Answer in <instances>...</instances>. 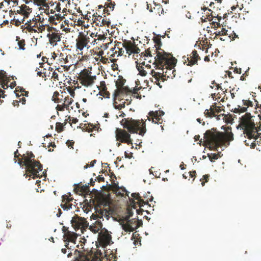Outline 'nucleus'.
<instances>
[{"label":"nucleus","mask_w":261,"mask_h":261,"mask_svg":"<svg viewBox=\"0 0 261 261\" xmlns=\"http://www.w3.org/2000/svg\"><path fill=\"white\" fill-rule=\"evenodd\" d=\"M231 129V127H228L225 133L219 132L215 128L207 130L204 134V138L210 149L218 151V148L224 145L226 142L232 141L233 135Z\"/></svg>","instance_id":"nucleus-3"},{"label":"nucleus","mask_w":261,"mask_h":261,"mask_svg":"<svg viewBox=\"0 0 261 261\" xmlns=\"http://www.w3.org/2000/svg\"><path fill=\"white\" fill-rule=\"evenodd\" d=\"M97 180L98 182H101V181H104L105 178L103 177L99 176L96 177V178L95 179V181Z\"/></svg>","instance_id":"nucleus-64"},{"label":"nucleus","mask_w":261,"mask_h":261,"mask_svg":"<svg viewBox=\"0 0 261 261\" xmlns=\"http://www.w3.org/2000/svg\"><path fill=\"white\" fill-rule=\"evenodd\" d=\"M210 177L209 174H205L203 176L202 178L200 179V181H201V185L202 186H203L205 182H207L208 180Z\"/></svg>","instance_id":"nucleus-41"},{"label":"nucleus","mask_w":261,"mask_h":261,"mask_svg":"<svg viewBox=\"0 0 261 261\" xmlns=\"http://www.w3.org/2000/svg\"><path fill=\"white\" fill-rule=\"evenodd\" d=\"M24 25L21 26V28L23 32L24 30H27L30 33L38 32L37 29L34 28V25H31V24L28 23V22H24Z\"/></svg>","instance_id":"nucleus-27"},{"label":"nucleus","mask_w":261,"mask_h":261,"mask_svg":"<svg viewBox=\"0 0 261 261\" xmlns=\"http://www.w3.org/2000/svg\"><path fill=\"white\" fill-rule=\"evenodd\" d=\"M63 238L65 239L64 240L65 242H71L75 244L77 235L76 233L74 232L68 231L65 233V234H64Z\"/></svg>","instance_id":"nucleus-22"},{"label":"nucleus","mask_w":261,"mask_h":261,"mask_svg":"<svg viewBox=\"0 0 261 261\" xmlns=\"http://www.w3.org/2000/svg\"><path fill=\"white\" fill-rule=\"evenodd\" d=\"M145 69L148 71V72L150 73V70H154V69H151V65L149 64H145Z\"/></svg>","instance_id":"nucleus-63"},{"label":"nucleus","mask_w":261,"mask_h":261,"mask_svg":"<svg viewBox=\"0 0 261 261\" xmlns=\"http://www.w3.org/2000/svg\"><path fill=\"white\" fill-rule=\"evenodd\" d=\"M10 82V80L9 79H8V80H4V81H1L0 82V84L2 86V87L4 89H6L8 88L9 86H8V83Z\"/></svg>","instance_id":"nucleus-37"},{"label":"nucleus","mask_w":261,"mask_h":261,"mask_svg":"<svg viewBox=\"0 0 261 261\" xmlns=\"http://www.w3.org/2000/svg\"><path fill=\"white\" fill-rule=\"evenodd\" d=\"M59 95H60V94H59V92H58L57 91H55L54 93V94H53V97H52L53 101H54L56 103L61 102V100H62V99H60L58 98V96H59Z\"/></svg>","instance_id":"nucleus-34"},{"label":"nucleus","mask_w":261,"mask_h":261,"mask_svg":"<svg viewBox=\"0 0 261 261\" xmlns=\"http://www.w3.org/2000/svg\"><path fill=\"white\" fill-rule=\"evenodd\" d=\"M9 79L7 77L6 72L4 70H0V82Z\"/></svg>","instance_id":"nucleus-36"},{"label":"nucleus","mask_w":261,"mask_h":261,"mask_svg":"<svg viewBox=\"0 0 261 261\" xmlns=\"http://www.w3.org/2000/svg\"><path fill=\"white\" fill-rule=\"evenodd\" d=\"M143 54L144 55V56H145V57H148V56L152 57V56L151 55V50H150V48H148L146 50H145L144 53H142V55H143Z\"/></svg>","instance_id":"nucleus-48"},{"label":"nucleus","mask_w":261,"mask_h":261,"mask_svg":"<svg viewBox=\"0 0 261 261\" xmlns=\"http://www.w3.org/2000/svg\"><path fill=\"white\" fill-rule=\"evenodd\" d=\"M55 16L56 17V19H57V21H58L60 22V21L62 20L63 18L64 17V16H62L61 14H56L55 15Z\"/></svg>","instance_id":"nucleus-56"},{"label":"nucleus","mask_w":261,"mask_h":261,"mask_svg":"<svg viewBox=\"0 0 261 261\" xmlns=\"http://www.w3.org/2000/svg\"><path fill=\"white\" fill-rule=\"evenodd\" d=\"M70 194L69 195H64L62 196V202L61 207L64 211H68L72 208V203H71L73 200V198L71 197Z\"/></svg>","instance_id":"nucleus-14"},{"label":"nucleus","mask_w":261,"mask_h":261,"mask_svg":"<svg viewBox=\"0 0 261 261\" xmlns=\"http://www.w3.org/2000/svg\"><path fill=\"white\" fill-rule=\"evenodd\" d=\"M212 28L216 29V28L220 27L221 25L223 27V24H220L219 22L213 21L212 22Z\"/></svg>","instance_id":"nucleus-47"},{"label":"nucleus","mask_w":261,"mask_h":261,"mask_svg":"<svg viewBox=\"0 0 261 261\" xmlns=\"http://www.w3.org/2000/svg\"><path fill=\"white\" fill-rule=\"evenodd\" d=\"M239 126L243 130V134L248 140L244 141L245 145L250 146L251 148L256 146L255 141L261 137L260 128L255 126L254 120L250 113H246L240 118Z\"/></svg>","instance_id":"nucleus-2"},{"label":"nucleus","mask_w":261,"mask_h":261,"mask_svg":"<svg viewBox=\"0 0 261 261\" xmlns=\"http://www.w3.org/2000/svg\"><path fill=\"white\" fill-rule=\"evenodd\" d=\"M130 222H134V219H132L129 221H127L125 223L123 222V223H121L122 225V229L126 232H132L134 231L136 229H137L140 225H136L135 226H133L132 225V223Z\"/></svg>","instance_id":"nucleus-21"},{"label":"nucleus","mask_w":261,"mask_h":261,"mask_svg":"<svg viewBox=\"0 0 261 261\" xmlns=\"http://www.w3.org/2000/svg\"><path fill=\"white\" fill-rule=\"evenodd\" d=\"M64 130V125L60 122H57L56 124V130L58 133H61Z\"/></svg>","instance_id":"nucleus-35"},{"label":"nucleus","mask_w":261,"mask_h":261,"mask_svg":"<svg viewBox=\"0 0 261 261\" xmlns=\"http://www.w3.org/2000/svg\"><path fill=\"white\" fill-rule=\"evenodd\" d=\"M36 19L38 22L39 32H42L45 29V25L46 24L45 23V20L43 17H41L39 15L36 16Z\"/></svg>","instance_id":"nucleus-25"},{"label":"nucleus","mask_w":261,"mask_h":261,"mask_svg":"<svg viewBox=\"0 0 261 261\" xmlns=\"http://www.w3.org/2000/svg\"><path fill=\"white\" fill-rule=\"evenodd\" d=\"M90 34L89 36L85 34L83 32H80L79 35L76 39V47L82 51L84 47H87L89 48L90 46H88L89 42H90Z\"/></svg>","instance_id":"nucleus-10"},{"label":"nucleus","mask_w":261,"mask_h":261,"mask_svg":"<svg viewBox=\"0 0 261 261\" xmlns=\"http://www.w3.org/2000/svg\"><path fill=\"white\" fill-rule=\"evenodd\" d=\"M66 145L69 147H70L71 148H73V145H74V142L72 140H67L66 143Z\"/></svg>","instance_id":"nucleus-50"},{"label":"nucleus","mask_w":261,"mask_h":261,"mask_svg":"<svg viewBox=\"0 0 261 261\" xmlns=\"http://www.w3.org/2000/svg\"><path fill=\"white\" fill-rule=\"evenodd\" d=\"M90 36L91 37V38H94V37H97V40H109V39H107V37H105V36L104 35H97V34H95L94 33H90Z\"/></svg>","instance_id":"nucleus-33"},{"label":"nucleus","mask_w":261,"mask_h":261,"mask_svg":"<svg viewBox=\"0 0 261 261\" xmlns=\"http://www.w3.org/2000/svg\"><path fill=\"white\" fill-rule=\"evenodd\" d=\"M121 124L124 128H126L130 133H138L143 136L146 132L145 121L143 119L135 120L131 118L123 119L121 121Z\"/></svg>","instance_id":"nucleus-5"},{"label":"nucleus","mask_w":261,"mask_h":261,"mask_svg":"<svg viewBox=\"0 0 261 261\" xmlns=\"http://www.w3.org/2000/svg\"><path fill=\"white\" fill-rule=\"evenodd\" d=\"M99 94L106 98H110V93L107 91V90H106L104 91L103 90H100Z\"/></svg>","instance_id":"nucleus-39"},{"label":"nucleus","mask_w":261,"mask_h":261,"mask_svg":"<svg viewBox=\"0 0 261 261\" xmlns=\"http://www.w3.org/2000/svg\"><path fill=\"white\" fill-rule=\"evenodd\" d=\"M138 203L140 207L143 206L144 205L147 204L148 203V200L144 201V199H142L141 197L138 201Z\"/></svg>","instance_id":"nucleus-40"},{"label":"nucleus","mask_w":261,"mask_h":261,"mask_svg":"<svg viewBox=\"0 0 261 261\" xmlns=\"http://www.w3.org/2000/svg\"><path fill=\"white\" fill-rule=\"evenodd\" d=\"M136 68L139 71V74L142 76H145L148 73V71L145 69V62L142 63H138L136 62Z\"/></svg>","instance_id":"nucleus-23"},{"label":"nucleus","mask_w":261,"mask_h":261,"mask_svg":"<svg viewBox=\"0 0 261 261\" xmlns=\"http://www.w3.org/2000/svg\"><path fill=\"white\" fill-rule=\"evenodd\" d=\"M28 23L31 24V25H34V28L39 31L38 22L37 20L36 17H33L32 19L27 20Z\"/></svg>","instance_id":"nucleus-32"},{"label":"nucleus","mask_w":261,"mask_h":261,"mask_svg":"<svg viewBox=\"0 0 261 261\" xmlns=\"http://www.w3.org/2000/svg\"><path fill=\"white\" fill-rule=\"evenodd\" d=\"M125 81L126 80L122 76L119 75L118 76V79L116 82L117 89L115 90L114 93V98L131 92L127 87L123 86Z\"/></svg>","instance_id":"nucleus-9"},{"label":"nucleus","mask_w":261,"mask_h":261,"mask_svg":"<svg viewBox=\"0 0 261 261\" xmlns=\"http://www.w3.org/2000/svg\"><path fill=\"white\" fill-rule=\"evenodd\" d=\"M243 105L245 107H241L238 106V108H236L233 109V112L234 113H241L247 111V108L249 107L253 106V102L250 100H243Z\"/></svg>","instance_id":"nucleus-20"},{"label":"nucleus","mask_w":261,"mask_h":261,"mask_svg":"<svg viewBox=\"0 0 261 261\" xmlns=\"http://www.w3.org/2000/svg\"><path fill=\"white\" fill-rule=\"evenodd\" d=\"M49 21L50 23L55 24H57V19H56L55 15L49 16Z\"/></svg>","instance_id":"nucleus-46"},{"label":"nucleus","mask_w":261,"mask_h":261,"mask_svg":"<svg viewBox=\"0 0 261 261\" xmlns=\"http://www.w3.org/2000/svg\"><path fill=\"white\" fill-rule=\"evenodd\" d=\"M110 42H105V43H102L101 45V48H102L103 49L105 50L108 48V45L109 44Z\"/></svg>","instance_id":"nucleus-60"},{"label":"nucleus","mask_w":261,"mask_h":261,"mask_svg":"<svg viewBox=\"0 0 261 261\" xmlns=\"http://www.w3.org/2000/svg\"><path fill=\"white\" fill-rule=\"evenodd\" d=\"M222 110L221 109L220 107H218L216 106H212L210 109V110H205L204 111V115L206 117H217V120L220 119V117H223L224 116V114H221L219 115H217V114H218L221 112Z\"/></svg>","instance_id":"nucleus-13"},{"label":"nucleus","mask_w":261,"mask_h":261,"mask_svg":"<svg viewBox=\"0 0 261 261\" xmlns=\"http://www.w3.org/2000/svg\"><path fill=\"white\" fill-rule=\"evenodd\" d=\"M116 139L117 141L127 143L128 145L133 144V140L130 134L125 130L117 128L116 129Z\"/></svg>","instance_id":"nucleus-11"},{"label":"nucleus","mask_w":261,"mask_h":261,"mask_svg":"<svg viewBox=\"0 0 261 261\" xmlns=\"http://www.w3.org/2000/svg\"><path fill=\"white\" fill-rule=\"evenodd\" d=\"M32 12V9L30 8L29 6H27L25 4H23L21 6L18 7L16 10V12L18 14H19L23 16V18L22 19V23H24V22L25 21V18H28Z\"/></svg>","instance_id":"nucleus-17"},{"label":"nucleus","mask_w":261,"mask_h":261,"mask_svg":"<svg viewBox=\"0 0 261 261\" xmlns=\"http://www.w3.org/2000/svg\"><path fill=\"white\" fill-rule=\"evenodd\" d=\"M94 209L95 213L93 214L91 217L94 220L102 218L103 216L108 220L113 212L110 206V202L104 199L98 201V203L95 205Z\"/></svg>","instance_id":"nucleus-6"},{"label":"nucleus","mask_w":261,"mask_h":261,"mask_svg":"<svg viewBox=\"0 0 261 261\" xmlns=\"http://www.w3.org/2000/svg\"><path fill=\"white\" fill-rule=\"evenodd\" d=\"M226 33V30L225 28H222L221 31H217L215 34L216 36H224V34Z\"/></svg>","instance_id":"nucleus-43"},{"label":"nucleus","mask_w":261,"mask_h":261,"mask_svg":"<svg viewBox=\"0 0 261 261\" xmlns=\"http://www.w3.org/2000/svg\"><path fill=\"white\" fill-rule=\"evenodd\" d=\"M15 91H16V94L17 96H18L17 92L18 91H19L20 92H21L23 95V93L25 91V90L23 88H21V87H17L16 88V90H15Z\"/></svg>","instance_id":"nucleus-52"},{"label":"nucleus","mask_w":261,"mask_h":261,"mask_svg":"<svg viewBox=\"0 0 261 261\" xmlns=\"http://www.w3.org/2000/svg\"><path fill=\"white\" fill-rule=\"evenodd\" d=\"M140 88H137V87H135L133 89V91H132L131 90H130V91H131L130 93H127L126 94H130V93H134V94H137L138 93V91L139 90H140Z\"/></svg>","instance_id":"nucleus-58"},{"label":"nucleus","mask_w":261,"mask_h":261,"mask_svg":"<svg viewBox=\"0 0 261 261\" xmlns=\"http://www.w3.org/2000/svg\"><path fill=\"white\" fill-rule=\"evenodd\" d=\"M49 43L53 46L57 45V42L61 40V34L57 32H51L47 34Z\"/></svg>","instance_id":"nucleus-19"},{"label":"nucleus","mask_w":261,"mask_h":261,"mask_svg":"<svg viewBox=\"0 0 261 261\" xmlns=\"http://www.w3.org/2000/svg\"><path fill=\"white\" fill-rule=\"evenodd\" d=\"M11 23L18 27L19 26L22 22V20L20 21L19 19H15V18H14L13 20H11Z\"/></svg>","instance_id":"nucleus-45"},{"label":"nucleus","mask_w":261,"mask_h":261,"mask_svg":"<svg viewBox=\"0 0 261 261\" xmlns=\"http://www.w3.org/2000/svg\"><path fill=\"white\" fill-rule=\"evenodd\" d=\"M73 101V100L72 99V98L70 97L69 96L66 97L64 98V102H65L66 103H67L69 106L72 103Z\"/></svg>","instance_id":"nucleus-44"},{"label":"nucleus","mask_w":261,"mask_h":261,"mask_svg":"<svg viewBox=\"0 0 261 261\" xmlns=\"http://www.w3.org/2000/svg\"><path fill=\"white\" fill-rule=\"evenodd\" d=\"M116 47L119 48V47H123L126 53L130 55L131 54H138L140 52V49L136 45L134 41H124L123 43L121 42H117L114 47L112 48L111 50L113 52L114 50L116 49Z\"/></svg>","instance_id":"nucleus-7"},{"label":"nucleus","mask_w":261,"mask_h":261,"mask_svg":"<svg viewBox=\"0 0 261 261\" xmlns=\"http://www.w3.org/2000/svg\"><path fill=\"white\" fill-rule=\"evenodd\" d=\"M164 112L162 111H150L149 113V116L147 117L148 120L149 121L152 119V122L158 124H161L163 122V119L161 117L164 115Z\"/></svg>","instance_id":"nucleus-15"},{"label":"nucleus","mask_w":261,"mask_h":261,"mask_svg":"<svg viewBox=\"0 0 261 261\" xmlns=\"http://www.w3.org/2000/svg\"><path fill=\"white\" fill-rule=\"evenodd\" d=\"M125 102H122V103H120L117 105V103L116 102H115L114 103V108L116 109L121 110V109L124 108V107H125Z\"/></svg>","instance_id":"nucleus-42"},{"label":"nucleus","mask_w":261,"mask_h":261,"mask_svg":"<svg viewBox=\"0 0 261 261\" xmlns=\"http://www.w3.org/2000/svg\"><path fill=\"white\" fill-rule=\"evenodd\" d=\"M46 0H33V4L37 6H45Z\"/></svg>","instance_id":"nucleus-38"},{"label":"nucleus","mask_w":261,"mask_h":261,"mask_svg":"<svg viewBox=\"0 0 261 261\" xmlns=\"http://www.w3.org/2000/svg\"><path fill=\"white\" fill-rule=\"evenodd\" d=\"M114 188V191L117 195L124 196L125 193L126 195H128L127 192L125 188L120 189L118 185L115 186Z\"/></svg>","instance_id":"nucleus-28"},{"label":"nucleus","mask_w":261,"mask_h":261,"mask_svg":"<svg viewBox=\"0 0 261 261\" xmlns=\"http://www.w3.org/2000/svg\"><path fill=\"white\" fill-rule=\"evenodd\" d=\"M100 61L103 64H106L108 61V59L103 57H101L100 59Z\"/></svg>","instance_id":"nucleus-59"},{"label":"nucleus","mask_w":261,"mask_h":261,"mask_svg":"<svg viewBox=\"0 0 261 261\" xmlns=\"http://www.w3.org/2000/svg\"><path fill=\"white\" fill-rule=\"evenodd\" d=\"M116 61L115 59H113L111 60V62H113V64L112 65V68L113 70H116L118 69V65L114 63V62Z\"/></svg>","instance_id":"nucleus-53"},{"label":"nucleus","mask_w":261,"mask_h":261,"mask_svg":"<svg viewBox=\"0 0 261 261\" xmlns=\"http://www.w3.org/2000/svg\"><path fill=\"white\" fill-rule=\"evenodd\" d=\"M157 72L155 71L154 70H150V74L152 75V76L154 77L155 81L154 83L158 85L160 88L162 87V86L160 85V81L162 80V82H164L166 79L163 76L159 77L158 76H155L154 75Z\"/></svg>","instance_id":"nucleus-29"},{"label":"nucleus","mask_w":261,"mask_h":261,"mask_svg":"<svg viewBox=\"0 0 261 261\" xmlns=\"http://www.w3.org/2000/svg\"><path fill=\"white\" fill-rule=\"evenodd\" d=\"M16 40L17 41V44L19 46V48L23 50H24L25 45L24 39H20V38L19 37L17 36Z\"/></svg>","instance_id":"nucleus-30"},{"label":"nucleus","mask_w":261,"mask_h":261,"mask_svg":"<svg viewBox=\"0 0 261 261\" xmlns=\"http://www.w3.org/2000/svg\"><path fill=\"white\" fill-rule=\"evenodd\" d=\"M200 57L196 50H193L191 54L189 55V57L187 58L188 66H193L195 64H197L198 60H200Z\"/></svg>","instance_id":"nucleus-18"},{"label":"nucleus","mask_w":261,"mask_h":261,"mask_svg":"<svg viewBox=\"0 0 261 261\" xmlns=\"http://www.w3.org/2000/svg\"><path fill=\"white\" fill-rule=\"evenodd\" d=\"M100 85V87H101V90H103L104 91L105 90H107V88L105 81L101 82Z\"/></svg>","instance_id":"nucleus-54"},{"label":"nucleus","mask_w":261,"mask_h":261,"mask_svg":"<svg viewBox=\"0 0 261 261\" xmlns=\"http://www.w3.org/2000/svg\"><path fill=\"white\" fill-rule=\"evenodd\" d=\"M158 53L154 57V67L155 69L162 70V72H157L154 75L164 78L173 79L176 75L174 67L177 60L170 54L166 52Z\"/></svg>","instance_id":"nucleus-1"},{"label":"nucleus","mask_w":261,"mask_h":261,"mask_svg":"<svg viewBox=\"0 0 261 261\" xmlns=\"http://www.w3.org/2000/svg\"><path fill=\"white\" fill-rule=\"evenodd\" d=\"M77 192L81 193V194H87L90 192L89 187L88 185L82 186L79 184L74 189Z\"/></svg>","instance_id":"nucleus-26"},{"label":"nucleus","mask_w":261,"mask_h":261,"mask_svg":"<svg viewBox=\"0 0 261 261\" xmlns=\"http://www.w3.org/2000/svg\"><path fill=\"white\" fill-rule=\"evenodd\" d=\"M35 157L32 152L27 151L18 160V164L21 166H25L27 172L31 174L30 176H33V178L39 176L38 173L42 170V165L39 161L35 160Z\"/></svg>","instance_id":"nucleus-4"},{"label":"nucleus","mask_w":261,"mask_h":261,"mask_svg":"<svg viewBox=\"0 0 261 261\" xmlns=\"http://www.w3.org/2000/svg\"><path fill=\"white\" fill-rule=\"evenodd\" d=\"M71 223L75 230L79 229H85L88 226L89 224L85 218L79 217L76 215L72 217Z\"/></svg>","instance_id":"nucleus-12"},{"label":"nucleus","mask_w":261,"mask_h":261,"mask_svg":"<svg viewBox=\"0 0 261 261\" xmlns=\"http://www.w3.org/2000/svg\"><path fill=\"white\" fill-rule=\"evenodd\" d=\"M228 38L231 40H234L235 38H238V35H237L234 32H233L232 34H230L228 36Z\"/></svg>","instance_id":"nucleus-51"},{"label":"nucleus","mask_w":261,"mask_h":261,"mask_svg":"<svg viewBox=\"0 0 261 261\" xmlns=\"http://www.w3.org/2000/svg\"><path fill=\"white\" fill-rule=\"evenodd\" d=\"M56 110L59 111H63L65 109L62 105H58L56 107Z\"/></svg>","instance_id":"nucleus-62"},{"label":"nucleus","mask_w":261,"mask_h":261,"mask_svg":"<svg viewBox=\"0 0 261 261\" xmlns=\"http://www.w3.org/2000/svg\"><path fill=\"white\" fill-rule=\"evenodd\" d=\"M93 22L97 26H107L109 27L111 23L107 18L102 17L101 15H98L97 13H94L92 15Z\"/></svg>","instance_id":"nucleus-16"},{"label":"nucleus","mask_w":261,"mask_h":261,"mask_svg":"<svg viewBox=\"0 0 261 261\" xmlns=\"http://www.w3.org/2000/svg\"><path fill=\"white\" fill-rule=\"evenodd\" d=\"M91 74V72L88 71L87 69L83 70L80 73L79 80L82 85L89 87L94 84L95 80L96 79V76L95 75L92 76Z\"/></svg>","instance_id":"nucleus-8"},{"label":"nucleus","mask_w":261,"mask_h":261,"mask_svg":"<svg viewBox=\"0 0 261 261\" xmlns=\"http://www.w3.org/2000/svg\"><path fill=\"white\" fill-rule=\"evenodd\" d=\"M153 41L155 43L154 46L155 47V49H154L155 53L154 54H156V56L158 55V53L161 52H165L164 50L161 48V46L162 45V42L161 41V39L159 37H155L153 38Z\"/></svg>","instance_id":"nucleus-24"},{"label":"nucleus","mask_w":261,"mask_h":261,"mask_svg":"<svg viewBox=\"0 0 261 261\" xmlns=\"http://www.w3.org/2000/svg\"><path fill=\"white\" fill-rule=\"evenodd\" d=\"M20 156H21V155L18 152V150H16L14 152V160L15 161V162H16V159L18 158Z\"/></svg>","instance_id":"nucleus-61"},{"label":"nucleus","mask_w":261,"mask_h":261,"mask_svg":"<svg viewBox=\"0 0 261 261\" xmlns=\"http://www.w3.org/2000/svg\"><path fill=\"white\" fill-rule=\"evenodd\" d=\"M132 196L135 199L137 200L138 201L139 199L141 198V196H140L139 193H134L132 194Z\"/></svg>","instance_id":"nucleus-55"},{"label":"nucleus","mask_w":261,"mask_h":261,"mask_svg":"<svg viewBox=\"0 0 261 261\" xmlns=\"http://www.w3.org/2000/svg\"><path fill=\"white\" fill-rule=\"evenodd\" d=\"M202 9L204 11H205L206 10H207L208 11L210 12H211V16L210 15H208V18L207 19H208L209 21H211L212 19H213V18L214 17L213 15H212V13H213V12L211 11V10L206 8V7H204L203 8H202Z\"/></svg>","instance_id":"nucleus-49"},{"label":"nucleus","mask_w":261,"mask_h":261,"mask_svg":"<svg viewBox=\"0 0 261 261\" xmlns=\"http://www.w3.org/2000/svg\"><path fill=\"white\" fill-rule=\"evenodd\" d=\"M123 47H119V48H117V47H116V48H117V49H118V56H121L123 54L124 52V49L122 48Z\"/></svg>","instance_id":"nucleus-57"},{"label":"nucleus","mask_w":261,"mask_h":261,"mask_svg":"<svg viewBox=\"0 0 261 261\" xmlns=\"http://www.w3.org/2000/svg\"><path fill=\"white\" fill-rule=\"evenodd\" d=\"M220 154L221 152H219L218 153H208L207 156L211 162H214L215 160H217L219 158L221 157Z\"/></svg>","instance_id":"nucleus-31"}]
</instances>
